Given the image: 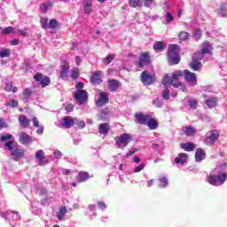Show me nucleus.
I'll return each instance as SVG.
<instances>
[{
	"label": "nucleus",
	"mask_w": 227,
	"mask_h": 227,
	"mask_svg": "<svg viewBox=\"0 0 227 227\" xmlns=\"http://www.w3.org/2000/svg\"><path fill=\"white\" fill-rule=\"evenodd\" d=\"M0 146H4L11 155L14 157L15 160H20L24 157V150L17 148V144L13 141V135L4 134L0 136Z\"/></svg>",
	"instance_id": "1"
},
{
	"label": "nucleus",
	"mask_w": 227,
	"mask_h": 227,
	"mask_svg": "<svg viewBox=\"0 0 227 227\" xmlns=\"http://www.w3.org/2000/svg\"><path fill=\"white\" fill-rule=\"evenodd\" d=\"M227 163L223 162L217 166L207 177V182L210 185H223L227 180Z\"/></svg>",
	"instance_id": "2"
},
{
	"label": "nucleus",
	"mask_w": 227,
	"mask_h": 227,
	"mask_svg": "<svg viewBox=\"0 0 227 227\" xmlns=\"http://www.w3.org/2000/svg\"><path fill=\"white\" fill-rule=\"evenodd\" d=\"M184 76V73L182 71H176L172 74V78L169 76H165L162 80V84L165 88H169L172 84L174 88H181L182 91H186L187 89L184 87L182 82L178 81L180 77Z\"/></svg>",
	"instance_id": "3"
},
{
	"label": "nucleus",
	"mask_w": 227,
	"mask_h": 227,
	"mask_svg": "<svg viewBox=\"0 0 227 227\" xmlns=\"http://www.w3.org/2000/svg\"><path fill=\"white\" fill-rule=\"evenodd\" d=\"M168 56L169 65H178L180 63V46L178 44H170Z\"/></svg>",
	"instance_id": "4"
},
{
	"label": "nucleus",
	"mask_w": 227,
	"mask_h": 227,
	"mask_svg": "<svg viewBox=\"0 0 227 227\" xmlns=\"http://www.w3.org/2000/svg\"><path fill=\"white\" fill-rule=\"evenodd\" d=\"M213 50L214 48L212 47V44L206 41L202 43L201 51L195 53V58L204 59V61H208V58H207V56H212Z\"/></svg>",
	"instance_id": "5"
},
{
	"label": "nucleus",
	"mask_w": 227,
	"mask_h": 227,
	"mask_svg": "<svg viewBox=\"0 0 227 227\" xmlns=\"http://www.w3.org/2000/svg\"><path fill=\"white\" fill-rule=\"evenodd\" d=\"M132 141V135L129 133L121 134L117 139L115 140V144L117 148H126V146H129V143Z\"/></svg>",
	"instance_id": "6"
},
{
	"label": "nucleus",
	"mask_w": 227,
	"mask_h": 227,
	"mask_svg": "<svg viewBox=\"0 0 227 227\" xmlns=\"http://www.w3.org/2000/svg\"><path fill=\"white\" fill-rule=\"evenodd\" d=\"M74 97L79 104V106H82L85 102H88V91L86 90H78L74 93Z\"/></svg>",
	"instance_id": "7"
},
{
	"label": "nucleus",
	"mask_w": 227,
	"mask_h": 227,
	"mask_svg": "<svg viewBox=\"0 0 227 227\" xmlns=\"http://www.w3.org/2000/svg\"><path fill=\"white\" fill-rule=\"evenodd\" d=\"M1 216L4 219H8L10 221V224H12V226H15L13 225V221H20V215H19V213L17 212H5V213H1Z\"/></svg>",
	"instance_id": "8"
},
{
	"label": "nucleus",
	"mask_w": 227,
	"mask_h": 227,
	"mask_svg": "<svg viewBox=\"0 0 227 227\" xmlns=\"http://www.w3.org/2000/svg\"><path fill=\"white\" fill-rule=\"evenodd\" d=\"M70 72V64L67 62V60H64V64L61 67L59 77L62 79V81H68Z\"/></svg>",
	"instance_id": "9"
},
{
	"label": "nucleus",
	"mask_w": 227,
	"mask_h": 227,
	"mask_svg": "<svg viewBox=\"0 0 227 227\" xmlns=\"http://www.w3.org/2000/svg\"><path fill=\"white\" fill-rule=\"evenodd\" d=\"M184 79L187 81L189 86H196L198 84V81L196 80V74L191 73L189 70H184Z\"/></svg>",
	"instance_id": "10"
},
{
	"label": "nucleus",
	"mask_w": 227,
	"mask_h": 227,
	"mask_svg": "<svg viewBox=\"0 0 227 227\" xmlns=\"http://www.w3.org/2000/svg\"><path fill=\"white\" fill-rule=\"evenodd\" d=\"M35 81L37 82H40V84L43 86V88H45V86H49L51 83V78L49 76H43V74L37 73L34 76Z\"/></svg>",
	"instance_id": "11"
},
{
	"label": "nucleus",
	"mask_w": 227,
	"mask_h": 227,
	"mask_svg": "<svg viewBox=\"0 0 227 227\" xmlns=\"http://www.w3.org/2000/svg\"><path fill=\"white\" fill-rule=\"evenodd\" d=\"M147 65H150V54L145 52L140 55L137 66L139 68H144V67H146Z\"/></svg>",
	"instance_id": "12"
},
{
	"label": "nucleus",
	"mask_w": 227,
	"mask_h": 227,
	"mask_svg": "<svg viewBox=\"0 0 227 227\" xmlns=\"http://www.w3.org/2000/svg\"><path fill=\"white\" fill-rule=\"evenodd\" d=\"M141 81L144 86H150V84H153V77L146 71L142 73Z\"/></svg>",
	"instance_id": "13"
},
{
	"label": "nucleus",
	"mask_w": 227,
	"mask_h": 227,
	"mask_svg": "<svg viewBox=\"0 0 227 227\" xmlns=\"http://www.w3.org/2000/svg\"><path fill=\"white\" fill-rule=\"evenodd\" d=\"M135 118H137V123H140V125H146L150 118H152V115L145 114H136Z\"/></svg>",
	"instance_id": "14"
},
{
	"label": "nucleus",
	"mask_w": 227,
	"mask_h": 227,
	"mask_svg": "<svg viewBox=\"0 0 227 227\" xmlns=\"http://www.w3.org/2000/svg\"><path fill=\"white\" fill-rule=\"evenodd\" d=\"M201 59H203L196 58V54L192 56V61L190 63V67L194 72H200L201 70Z\"/></svg>",
	"instance_id": "15"
},
{
	"label": "nucleus",
	"mask_w": 227,
	"mask_h": 227,
	"mask_svg": "<svg viewBox=\"0 0 227 227\" xmlns=\"http://www.w3.org/2000/svg\"><path fill=\"white\" fill-rule=\"evenodd\" d=\"M90 82L92 84H100L102 82V71H95L90 76Z\"/></svg>",
	"instance_id": "16"
},
{
	"label": "nucleus",
	"mask_w": 227,
	"mask_h": 227,
	"mask_svg": "<svg viewBox=\"0 0 227 227\" xmlns=\"http://www.w3.org/2000/svg\"><path fill=\"white\" fill-rule=\"evenodd\" d=\"M109 103V97H107V94L105 92L99 93V98L96 101V105L98 107H102L103 106H106V104Z\"/></svg>",
	"instance_id": "17"
},
{
	"label": "nucleus",
	"mask_w": 227,
	"mask_h": 227,
	"mask_svg": "<svg viewBox=\"0 0 227 227\" xmlns=\"http://www.w3.org/2000/svg\"><path fill=\"white\" fill-rule=\"evenodd\" d=\"M83 12L86 15H90L93 12V1L82 0Z\"/></svg>",
	"instance_id": "18"
},
{
	"label": "nucleus",
	"mask_w": 227,
	"mask_h": 227,
	"mask_svg": "<svg viewBox=\"0 0 227 227\" xmlns=\"http://www.w3.org/2000/svg\"><path fill=\"white\" fill-rule=\"evenodd\" d=\"M45 153L43 152V150H38L35 153V159H37L38 160V164L40 166H45V164H47V160H45Z\"/></svg>",
	"instance_id": "19"
},
{
	"label": "nucleus",
	"mask_w": 227,
	"mask_h": 227,
	"mask_svg": "<svg viewBox=\"0 0 227 227\" xmlns=\"http://www.w3.org/2000/svg\"><path fill=\"white\" fill-rule=\"evenodd\" d=\"M219 139V133L215 130L211 131V135L206 138V145H214Z\"/></svg>",
	"instance_id": "20"
},
{
	"label": "nucleus",
	"mask_w": 227,
	"mask_h": 227,
	"mask_svg": "<svg viewBox=\"0 0 227 227\" xmlns=\"http://www.w3.org/2000/svg\"><path fill=\"white\" fill-rule=\"evenodd\" d=\"M31 141V137L27 135L26 132L21 131L20 133V143H21V145H29Z\"/></svg>",
	"instance_id": "21"
},
{
	"label": "nucleus",
	"mask_w": 227,
	"mask_h": 227,
	"mask_svg": "<svg viewBox=\"0 0 227 227\" xmlns=\"http://www.w3.org/2000/svg\"><path fill=\"white\" fill-rule=\"evenodd\" d=\"M121 86V83L118 80H109L108 81V88L110 91H116L118 88Z\"/></svg>",
	"instance_id": "22"
},
{
	"label": "nucleus",
	"mask_w": 227,
	"mask_h": 227,
	"mask_svg": "<svg viewBox=\"0 0 227 227\" xmlns=\"http://www.w3.org/2000/svg\"><path fill=\"white\" fill-rule=\"evenodd\" d=\"M74 125V119L70 116H66L63 119V122L61 124L62 127H65V129H70Z\"/></svg>",
	"instance_id": "23"
},
{
	"label": "nucleus",
	"mask_w": 227,
	"mask_h": 227,
	"mask_svg": "<svg viewBox=\"0 0 227 227\" xmlns=\"http://www.w3.org/2000/svg\"><path fill=\"white\" fill-rule=\"evenodd\" d=\"M205 153L203 149L198 148L196 153H195V160L196 162H201V160H204L205 159Z\"/></svg>",
	"instance_id": "24"
},
{
	"label": "nucleus",
	"mask_w": 227,
	"mask_h": 227,
	"mask_svg": "<svg viewBox=\"0 0 227 227\" xmlns=\"http://www.w3.org/2000/svg\"><path fill=\"white\" fill-rule=\"evenodd\" d=\"M111 128V126H109V123L105 122V123H101L98 126V132L99 134H108L109 133V129Z\"/></svg>",
	"instance_id": "25"
},
{
	"label": "nucleus",
	"mask_w": 227,
	"mask_h": 227,
	"mask_svg": "<svg viewBox=\"0 0 227 227\" xmlns=\"http://www.w3.org/2000/svg\"><path fill=\"white\" fill-rule=\"evenodd\" d=\"M217 13L220 17H227V4L223 3L217 9Z\"/></svg>",
	"instance_id": "26"
},
{
	"label": "nucleus",
	"mask_w": 227,
	"mask_h": 227,
	"mask_svg": "<svg viewBox=\"0 0 227 227\" xmlns=\"http://www.w3.org/2000/svg\"><path fill=\"white\" fill-rule=\"evenodd\" d=\"M176 164H185L187 162V154L179 153V155L175 159Z\"/></svg>",
	"instance_id": "27"
},
{
	"label": "nucleus",
	"mask_w": 227,
	"mask_h": 227,
	"mask_svg": "<svg viewBox=\"0 0 227 227\" xmlns=\"http://www.w3.org/2000/svg\"><path fill=\"white\" fill-rule=\"evenodd\" d=\"M19 121H20V125L24 127V129H27L30 125V122L27 120V117L23 114L20 115Z\"/></svg>",
	"instance_id": "28"
},
{
	"label": "nucleus",
	"mask_w": 227,
	"mask_h": 227,
	"mask_svg": "<svg viewBox=\"0 0 227 227\" xmlns=\"http://www.w3.org/2000/svg\"><path fill=\"white\" fill-rule=\"evenodd\" d=\"M145 125H147V127H149V129L151 130H155V129H157V127H159V123L157 122V121L153 120V118H152V116Z\"/></svg>",
	"instance_id": "29"
},
{
	"label": "nucleus",
	"mask_w": 227,
	"mask_h": 227,
	"mask_svg": "<svg viewBox=\"0 0 227 227\" xmlns=\"http://www.w3.org/2000/svg\"><path fill=\"white\" fill-rule=\"evenodd\" d=\"M65 215H67V207H62L59 211L57 212L59 221H63V219H65Z\"/></svg>",
	"instance_id": "30"
},
{
	"label": "nucleus",
	"mask_w": 227,
	"mask_h": 227,
	"mask_svg": "<svg viewBox=\"0 0 227 227\" xmlns=\"http://www.w3.org/2000/svg\"><path fill=\"white\" fill-rule=\"evenodd\" d=\"M181 148H183V150H185V152H193L196 146L193 144L185 143V144H181Z\"/></svg>",
	"instance_id": "31"
},
{
	"label": "nucleus",
	"mask_w": 227,
	"mask_h": 227,
	"mask_svg": "<svg viewBox=\"0 0 227 227\" xmlns=\"http://www.w3.org/2000/svg\"><path fill=\"white\" fill-rule=\"evenodd\" d=\"M205 103L209 108L215 107V106H217V98H207V100L205 101Z\"/></svg>",
	"instance_id": "32"
},
{
	"label": "nucleus",
	"mask_w": 227,
	"mask_h": 227,
	"mask_svg": "<svg viewBox=\"0 0 227 227\" xmlns=\"http://www.w3.org/2000/svg\"><path fill=\"white\" fill-rule=\"evenodd\" d=\"M183 132L184 134H185V136L191 137V136H194V134L196 133V130H194L192 127H184L183 128Z\"/></svg>",
	"instance_id": "33"
},
{
	"label": "nucleus",
	"mask_w": 227,
	"mask_h": 227,
	"mask_svg": "<svg viewBox=\"0 0 227 227\" xmlns=\"http://www.w3.org/2000/svg\"><path fill=\"white\" fill-rule=\"evenodd\" d=\"M88 178H90V174L87 172H80L77 177L79 182H86Z\"/></svg>",
	"instance_id": "34"
},
{
	"label": "nucleus",
	"mask_w": 227,
	"mask_h": 227,
	"mask_svg": "<svg viewBox=\"0 0 227 227\" xmlns=\"http://www.w3.org/2000/svg\"><path fill=\"white\" fill-rule=\"evenodd\" d=\"M52 6V4L51 3H46V4H42L40 5V10L43 13H47V12H49V8H51Z\"/></svg>",
	"instance_id": "35"
},
{
	"label": "nucleus",
	"mask_w": 227,
	"mask_h": 227,
	"mask_svg": "<svg viewBox=\"0 0 227 227\" xmlns=\"http://www.w3.org/2000/svg\"><path fill=\"white\" fill-rule=\"evenodd\" d=\"M2 35H10L12 33H15V27H7L1 29Z\"/></svg>",
	"instance_id": "36"
},
{
	"label": "nucleus",
	"mask_w": 227,
	"mask_h": 227,
	"mask_svg": "<svg viewBox=\"0 0 227 227\" xmlns=\"http://www.w3.org/2000/svg\"><path fill=\"white\" fill-rule=\"evenodd\" d=\"M142 1L143 0H129V6H131V8H137L141 6Z\"/></svg>",
	"instance_id": "37"
},
{
	"label": "nucleus",
	"mask_w": 227,
	"mask_h": 227,
	"mask_svg": "<svg viewBox=\"0 0 227 227\" xmlns=\"http://www.w3.org/2000/svg\"><path fill=\"white\" fill-rule=\"evenodd\" d=\"M4 90L5 91H12L13 93H17L18 91L17 87H13V84H12V82L6 83Z\"/></svg>",
	"instance_id": "38"
},
{
	"label": "nucleus",
	"mask_w": 227,
	"mask_h": 227,
	"mask_svg": "<svg viewBox=\"0 0 227 227\" xmlns=\"http://www.w3.org/2000/svg\"><path fill=\"white\" fill-rule=\"evenodd\" d=\"M188 106L190 109H196V107H198V100L194 98L188 99Z\"/></svg>",
	"instance_id": "39"
},
{
	"label": "nucleus",
	"mask_w": 227,
	"mask_h": 227,
	"mask_svg": "<svg viewBox=\"0 0 227 227\" xmlns=\"http://www.w3.org/2000/svg\"><path fill=\"white\" fill-rule=\"evenodd\" d=\"M159 182H160V187L161 189H164L167 185H168V178L166 176H161L159 178Z\"/></svg>",
	"instance_id": "40"
},
{
	"label": "nucleus",
	"mask_w": 227,
	"mask_h": 227,
	"mask_svg": "<svg viewBox=\"0 0 227 227\" xmlns=\"http://www.w3.org/2000/svg\"><path fill=\"white\" fill-rule=\"evenodd\" d=\"M71 78L75 81V79H78L79 78V68L77 67H74L72 70H71Z\"/></svg>",
	"instance_id": "41"
},
{
	"label": "nucleus",
	"mask_w": 227,
	"mask_h": 227,
	"mask_svg": "<svg viewBox=\"0 0 227 227\" xmlns=\"http://www.w3.org/2000/svg\"><path fill=\"white\" fill-rule=\"evenodd\" d=\"M40 23L42 27H43V29H47L49 27V19L43 17L40 20Z\"/></svg>",
	"instance_id": "42"
},
{
	"label": "nucleus",
	"mask_w": 227,
	"mask_h": 227,
	"mask_svg": "<svg viewBox=\"0 0 227 227\" xmlns=\"http://www.w3.org/2000/svg\"><path fill=\"white\" fill-rule=\"evenodd\" d=\"M10 49H1L0 50V58H8L10 56Z\"/></svg>",
	"instance_id": "43"
},
{
	"label": "nucleus",
	"mask_w": 227,
	"mask_h": 227,
	"mask_svg": "<svg viewBox=\"0 0 227 227\" xmlns=\"http://www.w3.org/2000/svg\"><path fill=\"white\" fill-rule=\"evenodd\" d=\"M153 49L155 51H163L164 50V43L162 42H156L154 44H153Z\"/></svg>",
	"instance_id": "44"
},
{
	"label": "nucleus",
	"mask_w": 227,
	"mask_h": 227,
	"mask_svg": "<svg viewBox=\"0 0 227 227\" xmlns=\"http://www.w3.org/2000/svg\"><path fill=\"white\" fill-rule=\"evenodd\" d=\"M5 106H8L9 107H17V106H19V101L10 99L7 103H5Z\"/></svg>",
	"instance_id": "45"
},
{
	"label": "nucleus",
	"mask_w": 227,
	"mask_h": 227,
	"mask_svg": "<svg viewBox=\"0 0 227 227\" xmlns=\"http://www.w3.org/2000/svg\"><path fill=\"white\" fill-rule=\"evenodd\" d=\"M48 27H50V29H56V27H58V21L56 20H51Z\"/></svg>",
	"instance_id": "46"
},
{
	"label": "nucleus",
	"mask_w": 227,
	"mask_h": 227,
	"mask_svg": "<svg viewBox=\"0 0 227 227\" xmlns=\"http://www.w3.org/2000/svg\"><path fill=\"white\" fill-rule=\"evenodd\" d=\"M153 106L156 107H162L164 106V103H162L161 99L156 98L153 101Z\"/></svg>",
	"instance_id": "47"
},
{
	"label": "nucleus",
	"mask_w": 227,
	"mask_h": 227,
	"mask_svg": "<svg viewBox=\"0 0 227 227\" xmlns=\"http://www.w3.org/2000/svg\"><path fill=\"white\" fill-rule=\"evenodd\" d=\"M113 59H114V55L111 54V55H107L105 59H103V61L106 63V65H109V63H111Z\"/></svg>",
	"instance_id": "48"
},
{
	"label": "nucleus",
	"mask_w": 227,
	"mask_h": 227,
	"mask_svg": "<svg viewBox=\"0 0 227 227\" xmlns=\"http://www.w3.org/2000/svg\"><path fill=\"white\" fill-rule=\"evenodd\" d=\"M161 97L163 100H169V90H165L161 92Z\"/></svg>",
	"instance_id": "49"
},
{
	"label": "nucleus",
	"mask_w": 227,
	"mask_h": 227,
	"mask_svg": "<svg viewBox=\"0 0 227 227\" xmlns=\"http://www.w3.org/2000/svg\"><path fill=\"white\" fill-rule=\"evenodd\" d=\"M202 36V34H201V30L200 29H197L194 31V34H193V37L195 38V40L198 42V40H200Z\"/></svg>",
	"instance_id": "50"
},
{
	"label": "nucleus",
	"mask_w": 227,
	"mask_h": 227,
	"mask_svg": "<svg viewBox=\"0 0 227 227\" xmlns=\"http://www.w3.org/2000/svg\"><path fill=\"white\" fill-rule=\"evenodd\" d=\"M189 39V33L187 32H181L179 34V40H188Z\"/></svg>",
	"instance_id": "51"
},
{
	"label": "nucleus",
	"mask_w": 227,
	"mask_h": 227,
	"mask_svg": "<svg viewBox=\"0 0 227 227\" xmlns=\"http://www.w3.org/2000/svg\"><path fill=\"white\" fill-rule=\"evenodd\" d=\"M31 93H32V91H31V89H29V88H27L23 90V95H24L25 98H29L31 97Z\"/></svg>",
	"instance_id": "52"
},
{
	"label": "nucleus",
	"mask_w": 227,
	"mask_h": 227,
	"mask_svg": "<svg viewBox=\"0 0 227 227\" xmlns=\"http://www.w3.org/2000/svg\"><path fill=\"white\" fill-rule=\"evenodd\" d=\"M145 163H141L139 166L134 168V173H139L145 169Z\"/></svg>",
	"instance_id": "53"
},
{
	"label": "nucleus",
	"mask_w": 227,
	"mask_h": 227,
	"mask_svg": "<svg viewBox=\"0 0 227 227\" xmlns=\"http://www.w3.org/2000/svg\"><path fill=\"white\" fill-rule=\"evenodd\" d=\"M76 88V91H84V90H82V88H84V83H82V82H78L75 85Z\"/></svg>",
	"instance_id": "54"
},
{
	"label": "nucleus",
	"mask_w": 227,
	"mask_h": 227,
	"mask_svg": "<svg viewBox=\"0 0 227 227\" xmlns=\"http://www.w3.org/2000/svg\"><path fill=\"white\" fill-rule=\"evenodd\" d=\"M166 20L167 22H173L175 20V18L169 12H167Z\"/></svg>",
	"instance_id": "55"
},
{
	"label": "nucleus",
	"mask_w": 227,
	"mask_h": 227,
	"mask_svg": "<svg viewBox=\"0 0 227 227\" xmlns=\"http://www.w3.org/2000/svg\"><path fill=\"white\" fill-rule=\"evenodd\" d=\"M53 155H54L55 159H61V157H63V154L59 152V150H56L53 153Z\"/></svg>",
	"instance_id": "56"
},
{
	"label": "nucleus",
	"mask_w": 227,
	"mask_h": 227,
	"mask_svg": "<svg viewBox=\"0 0 227 227\" xmlns=\"http://www.w3.org/2000/svg\"><path fill=\"white\" fill-rule=\"evenodd\" d=\"M98 208H100L101 210H105V208H106V203L102 201H98Z\"/></svg>",
	"instance_id": "57"
},
{
	"label": "nucleus",
	"mask_w": 227,
	"mask_h": 227,
	"mask_svg": "<svg viewBox=\"0 0 227 227\" xmlns=\"http://www.w3.org/2000/svg\"><path fill=\"white\" fill-rule=\"evenodd\" d=\"M66 111H67V113H72V111H74V105L69 104L66 106Z\"/></svg>",
	"instance_id": "58"
},
{
	"label": "nucleus",
	"mask_w": 227,
	"mask_h": 227,
	"mask_svg": "<svg viewBox=\"0 0 227 227\" xmlns=\"http://www.w3.org/2000/svg\"><path fill=\"white\" fill-rule=\"evenodd\" d=\"M136 152H137V148H134L132 150H130L127 154L126 157H131V155H134V153H136Z\"/></svg>",
	"instance_id": "59"
},
{
	"label": "nucleus",
	"mask_w": 227,
	"mask_h": 227,
	"mask_svg": "<svg viewBox=\"0 0 227 227\" xmlns=\"http://www.w3.org/2000/svg\"><path fill=\"white\" fill-rule=\"evenodd\" d=\"M14 33H18V35H20L21 36H26V31L20 30V29H15Z\"/></svg>",
	"instance_id": "60"
},
{
	"label": "nucleus",
	"mask_w": 227,
	"mask_h": 227,
	"mask_svg": "<svg viewBox=\"0 0 227 227\" xmlns=\"http://www.w3.org/2000/svg\"><path fill=\"white\" fill-rule=\"evenodd\" d=\"M7 125L5 124L4 121H3V119L0 118V130L2 129H6Z\"/></svg>",
	"instance_id": "61"
},
{
	"label": "nucleus",
	"mask_w": 227,
	"mask_h": 227,
	"mask_svg": "<svg viewBox=\"0 0 227 227\" xmlns=\"http://www.w3.org/2000/svg\"><path fill=\"white\" fill-rule=\"evenodd\" d=\"M32 121L34 123V127H40L38 119H36V117H33Z\"/></svg>",
	"instance_id": "62"
},
{
	"label": "nucleus",
	"mask_w": 227,
	"mask_h": 227,
	"mask_svg": "<svg viewBox=\"0 0 227 227\" xmlns=\"http://www.w3.org/2000/svg\"><path fill=\"white\" fill-rule=\"evenodd\" d=\"M77 125L80 129H84V127H86V124H84L82 121H78Z\"/></svg>",
	"instance_id": "63"
},
{
	"label": "nucleus",
	"mask_w": 227,
	"mask_h": 227,
	"mask_svg": "<svg viewBox=\"0 0 227 227\" xmlns=\"http://www.w3.org/2000/svg\"><path fill=\"white\" fill-rule=\"evenodd\" d=\"M36 133L39 134V135L43 134V126L37 127Z\"/></svg>",
	"instance_id": "64"
}]
</instances>
